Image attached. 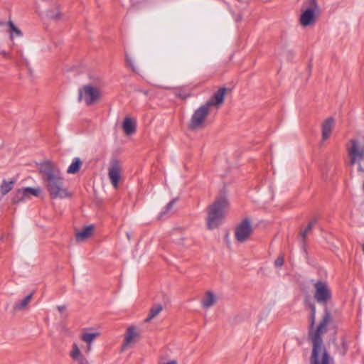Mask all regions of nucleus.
Returning <instances> with one entry per match:
<instances>
[{"label": "nucleus", "mask_w": 364, "mask_h": 364, "mask_svg": "<svg viewBox=\"0 0 364 364\" xmlns=\"http://www.w3.org/2000/svg\"><path fill=\"white\" fill-rule=\"evenodd\" d=\"M126 59H127V62L128 65L132 68V69L133 70H135V68H134V67L133 66V64H132V60L129 59V58L128 57V55H126Z\"/></svg>", "instance_id": "nucleus-31"}, {"label": "nucleus", "mask_w": 364, "mask_h": 364, "mask_svg": "<svg viewBox=\"0 0 364 364\" xmlns=\"http://www.w3.org/2000/svg\"><path fill=\"white\" fill-rule=\"evenodd\" d=\"M163 310V306L160 304H154L149 311V314L146 318H145L144 322L149 323L156 316H157L161 311Z\"/></svg>", "instance_id": "nucleus-21"}, {"label": "nucleus", "mask_w": 364, "mask_h": 364, "mask_svg": "<svg viewBox=\"0 0 364 364\" xmlns=\"http://www.w3.org/2000/svg\"><path fill=\"white\" fill-rule=\"evenodd\" d=\"M6 26H8L6 32L10 42L13 45L23 43L24 38L23 31L11 19L6 22Z\"/></svg>", "instance_id": "nucleus-12"}, {"label": "nucleus", "mask_w": 364, "mask_h": 364, "mask_svg": "<svg viewBox=\"0 0 364 364\" xmlns=\"http://www.w3.org/2000/svg\"><path fill=\"white\" fill-rule=\"evenodd\" d=\"M94 226L89 225L85 227L82 229V230L76 232L75 239L77 242H82L87 240L93 232Z\"/></svg>", "instance_id": "nucleus-16"}, {"label": "nucleus", "mask_w": 364, "mask_h": 364, "mask_svg": "<svg viewBox=\"0 0 364 364\" xmlns=\"http://www.w3.org/2000/svg\"><path fill=\"white\" fill-rule=\"evenodd\" d=\"M140 338L139 329L134 326H129L124 333L122 350L132 347Z\"/></svg>", "instance_id": "nucleus-10"}, {"label": "nucleus", "mask_w": 364, "mask_h": 364, "mask_svg": "<svg viewBox=\"0 0 364 364\" xmlns=\"http://www.w3.org/2000/svg\"><path fill=\"white\" fill-rule=\"evenodd\" d=\"M306 9L301 13L299 23L303 27L314 26L320 14V8L316 0H307Z\"/></svg>", "instance_id": "nucleus-5"}, {"label": "nucleus", "mask_w": 364, "mask_h": 364, "mask_svg": "<svg viewBox=\"0 0 364 364\" xmlns=\"http://www.w3.org/2000/svg\"><path fill=\"white\" fill-rule=\"evenodd\" d=\"M335 119L332 117L326 118L321 124L322 140L329 139L331 132L335 127Z\"/></svg>", "instance_id": "nucleus-14"}, {"label": "nucleus", "mask_w": 364, "mask_h": 364, "mask_svg": "<svg viewBox=\"0 0 364 364\" xmlns=\"http://www.w3.org/2000/svg\"><path fill=\"white\" fill-rule=\"evenodd\" d=\"M82 165V162L80 158H74L72 161V163L67 169V173L69 174H75L77 173L80 171Z\"/></svg>", "instance_id": "nucleus-20"}, {"label": "nucleus", "mask_w": 364, "mask_h": 364, "mask_svg": "<svg viewBox=\"0 0 364 364\" xmlns=\"http://www.w3.org/2000/svg\"><path fill=\"white\" fill-rule=\"evenodd\" d=\"M228 208L227 194L225 191H221L208 209L207 226L209 230L221 225Z\"/></svg>", "instance_id": "nucleus-3"}, {"label": "nucleus", "mask_w": 364, "mask_h": 364, "mask_svg": "<svg viewBox=\"0 0 364 364\" xmlns=\"http://www.w3.org/2000/svg\"><path fill=\"white\" fill-rule=\"evenodd\" d=\"M217 302V296L212 291H208L201 299V305L204 309H209Z\"/></svg>", "instance_id": "nucleus-15"}, {"label": "nucleus", "mask_w": 364, "mask_h": 364, "mask_svg": "<svg viewBox=\"0 0 364 364\" xmlns=\"http://www.w3.org/2000/svg\"><path fill=\"white\" fill-rule=\"evenodd\" d=\"M122 166L117 160L111 161L108 168V177L111 184L114 188H117L122 179Z\"/></svg>", "instance_id": "nucleus-11"}, {"label": "nucleus", "mask_w": 364, "mask_h": 364, "mask_svg": "<svg viewBox=\"0 0 364 364\" xmlns=\"http://www.w3.org/2000/svg\"><path fill=\"white\" fill-rule=\"evenodd\" d=\"M6 23L4 22V21H0V26H6Z\"/></svg>", "instance_id": "nucleus-32"}, {"label": "nucleus", "mask_w": 364, "mask_h": 364, "mask_svg": "<svg viewBox=\"0 0 364 364\" xmlns=\"http://www.w3.org/2000/svg\"><path fill=\"white\" fill-rule=\"evenodd\" d=\"M48 18L53 21H59L62 18L63 14L58 6L50 8L46 13Z\"/></svg>", "instance_id": "nucleus-19"}, {"label": "nucleus", "mask_w": 364, "mask_h": 364, "mask_svg": "<svg viewBox=\"0 0 364 364\" xmlns=\"http://www.w3.org/2000/svg\"><path fill=\"white\" fill-rule=\"evenodd\" d=\"M99 333L94 332V333H89V332H84L81 335V339L85 342L87 344V352H89L91 350V343L93 342V341L99 336Z\"/></svg>", "instance_id": "nucleus-18"}, {"label": "nucleus", "mask_w": 364, "mask_h": 364, "mask_svg": "<svg viewBox=\"0 0 364 364\" xmlns=\"http://www.w3.org/2000/svg\"><path fill=\"white\" fill-rule=\"evenodd\" d=\"M211 109L205 104L200 106L191 116L188 127L191 130H198L205 126L208 116Z\"/></svg>", "instance_id": "nucleus-7"}, {"label": "nucleus", "mask_w": 364, "mask_h": 364, "mask_svg": "<svg viewBox=\"0 0 364 364\" xmlns=\"http://www.w3.org/2000/svg\"><path fill=\"white\" fill-rule=\"evenodd\" d=\"M284 256L283 255L279 256L274 262L275 267H282L284 264Z\"/></svg>", "instance_id": "nucleus-27"}, {"label": "nucleus", "mask_w": 364, "mask_h": 364, "mask_svg": "<svg viewBox=\"0 0 364 364\" xmlns=\"http://www.w3.org/2000/svg\"><path fill=\"white\" fill-rule=\"evenodd\" d=\"M33 295V293H31L30 294L27 295L25 298H23L21 301L16 303L14 304V309L17 311L26 309L28 307V304L31 302Z\"/></svg>", "instance_id": "nucleus-22"}, {"label": "nucleus", "mask_w": 364, "mask_h": 364, "mask_svg": "<svg viewBox=\"0 0 364 364\" xmlns=\"http://www.w3.org/2000/svg\"><path fill=\"white\" fill-rule=\"evenodd\" d=\"M41 188H25L16 190L12 197V203L17 204L30 199L31 196H38L41 193Z\"/></svg>", "instance_id": "nucleus-9"}, {"label": "nucleus", "mask_w": 364, "mask_h": 364, "mask_svg": "<svg viewBox=\"0 0 364 364\" xmlns=\"http://www.w3.org/2000/svg\"><path fill=\"white\" fill-rule=\"evenodd\" d=\"M314 298L320 304L325 306L324 313L317 326L316 322V306L309 305L311 313L309 317V337L312 343L311 364H331L333 358L323 345L322 336L327 331V326L331 321V314L326 307L331 301L332 292L327 282L318 280L313 284Z\"/></svg>", "instance_id": "nucleus-1"}, {"label": "nucleus", "mask_w": 364, "mask_h": 364, "mask_svg": "<svg viewBox=\"0 0 364 364\" xmlns=\"http://www.w3.org/2000/svg\"><path fill=\"white\" fill-rule=\"evenodd\" d=\"M73 360L76 362L77 364H89L87 359L83 354L75 358V359H73Z\"/></svg>", "instance_id": "nucleus-26"}, {"label": "nucleus", "mask_w": 364, "mask_h": 364, "mask_svg": "<svg viewBox=\"0 0 364 364\" xmlns=\"http://www.w3.org/2000/svg\"><path fill=\"white\" fill-rule=\"evenodd\" d=\"M102 97L101 89L91 83L82 86L78 90V101L87 106L98 103Z\"/></svg>", "instance_id": "nucleus-4"}, {"label": "nucleus", "mask_w": 364, "mask_h": 364, "mask_svg": "<svg viewBox=\"0 0 364 364\" xmlns=\"http://www.w3.org/2000/svg\"><path fill=\"white\" fill-rule=\"evenodd\" d=\"M122 129L127 135H131L136 131V122L127 117L122 124Z\"/></svg>", "instance_id": "nucleus-17"}, {"label": "nucleus", "mask_w": 364, "mask_h": 364, "mask_svg": "<svg viewBox=\"0 0 364 364\" xmlns=\"http://www.w3.org/2000/svg\"><path fill=\"white\" fill-rule=\"evenodd\" d=\"M316 223V219L312 220L309 223V225H307V227H306V229L307 230L310 231V230L312 229L313 226L314 225V224H315Z\"/></svg>", "instance_id": "nucleus-28"}, {"label": "nucleus", "mask_w": 364, "mask_h": 364, "mask_svg": "<svg viewBox=\"0 0 364 364\" xmlns=\"http://www.w3.org/2000/svg\"><path fill=\"white\" fill-rule=\"evenodd\" d=\"M39 172L43 184L52 199H63L70 196L65 186L64 178L59 166L51 161H46L39 165Z\"/></svg>", "instance_id": "nucleus-2"}, {"label": "nucleus", "mask_w": 364, "mask_h": 364, "mask_svg": "<svg viewBox=\"0 0 364 364\" xmlns=\"http://www.w3.org/2000/svg\"><path fill=\"white\" fill-rule=\"evenodd\" d=\"M127 237L129 240L131 239L130 234L129 232H127Z\"/></svg>", "instance_id": "nucleus-33"}, {"label": "nucleus", "mask_w": 364, "mask_h": 364, "mask_svg": "<svg viewBox=\"0 0 364 364\" xmlns=\"http://www.w3.org/2000/svg\"><path fill=\"white\" fill-rule=\"evenodd\" d=\"M176 202V199H173L171 201H170L167 205L165 207L164 210L161 211L159 215V219L161 220L164 219L165 216H166L168 213L173 208L174 204Z\"/></svg>", "instance_id": "nucleus-24"}, {"label": "nucleus", "mask_w": 364, "mask_h": 364, "mask_svg": "<svg viewBox=\"0 0 364 364\" xmlns=\"http://www.w3.org/2000/svg\"><path fill=\"white\" fill-rule=\"evenodd\" d=\"M309 230H307L306 229H305L304 231H302L301 232V237L302 239V240H304L306 239V237H307V235L309 233Z\"/></svg>", "instance_id": "nucleus-30"}, {"label": "nucleus", "mask_w": 364, "mask_h": 364, "mask_svg": "<svg viewBox=\"0 0 364 364\" xmlns=\"http://www.w3.org/2000/svg\"><path fill=\"white\" fill-rule=\"evenodd\" d=\"M57 309L60 314H63L66 311L67 307L65 305H61V306H58Z\"/></svg>", "instance_id": "nucleus-29"}, {"label": "nucleus", "mask_w": 364, "mask_h": 364, "mask_svg": "<svg viewBox=\"0 0 364 364\" xmlns=\"http://www.w3.org/2000/svg\"><path fill=\"white\" fill-rule=\"evenodd\" d=\"M253 232L251 221L248 218L242 220L235 228V237L239 242H244L250 238Z\"/></svg>", "instance_id": "nucleus-8"}, {"label": "nucleus", "mask_w": 364, "mask_h": 364, "mask_svg": "<svg viewBox=\"0 0 364 364\" xmlns=\"http://www.w3.org/2000/svg\"><path fill=\"white\" fill-rule=\"evenodd\" d=\"M70 358L73 360L75 358L82 355L79 346L76 343L72 345V349L69 353Z\"/></svg>", "instance_id": "nucleus-25"}, {"label": "nucleus", "mask_w": 364, "mask_h": 364, "mask_svg": "<svg viewBox=\"0 0 364 364\" xmlns=\"http://www.w3.org/2000/svg\"><path fill=\"white\" fill-rule=\"evenodd\" d=\"M15 181H3L1 185L0 186V192L2 195L5 196L10 191H11L14 188Z\"/></svg>", "instance_id": "nucleus-23"}, {"label": "nucleus", "mask_w": 364, "mask_h": 364, "mask_svg": "<svg viewBox=\"0 0 364 364\" xmlns=\"http://www.w3.org/2000/svg\"><path fill=\"white\" fill-rule=\"evenodd\" d=\"M347 151L350 158L349 164L351 166L358 164L359 172L364 173V168L360 162L364 159V146L355 139H351L347 146Z\"/></svg>", "instance_id": "nucleus-6"}, {"label": "nucleus", "mask_w": 364, "mask_h": 364, "mask_svg": "<svg viewBox=\"0 0 364 364\" xmlns=\"http://www.w3.org/2000/svg\"><path fill=\"white\" fill-rule=\"evenodd\" d=\"M229 91L227 87H220L205 104L210 109H218L224 103L225 97Z\"/></svg>", "instance_id": "nucleus-13"}]
</instances>
